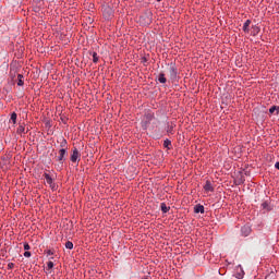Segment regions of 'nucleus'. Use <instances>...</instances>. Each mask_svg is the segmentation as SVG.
I'll list each match as a JSON object with an SVG mask.
<instances>
[{"mask_svg":"<svg viewBox=\"0 0 279 279\" xmlns=\"http://www.w3.org/2000/svg\"><path fill=\"white\" fill-rule=\"evenodd\" d=\"M158 82H160V84H167V77H165V74H159Z\"/></svg>","mask_w":279,"mask_h":279,"instance_id":"1a4fd4ad","label":"nucleus"},{"mask_svg":"<svg viewBox=\"0 0 279 279\" xmlns=\"http://www.w3.org/2000/svg\"><path fill=\"white\" fill-rule=\"evenodd\" d=\"M47 267L48 269H53V262H48Z\"/></svg>","mask_w":279,"mask_h":279,"instance_id":"412c9836","label":"nucleus"},{"mask_svg":"<svg viewBox=\"0 0 279 279\" xmlns=\"http://www.w3.org/2000/svg\"><path fill=\"white\" fill-rule=\"evenodd\" d=\"M275 167H276V169H278V170H279V161H278V162H276Z\"/></svg>","mask_w":279,"mask_h":279,"instance_id":"b1692460","label":"nucleus"},{"mask_svg":"<svg viewBox=\"0 0 279 279\" xmlns=\"http://www.w3.org/2000/svg\"><path fill=\"white\" fill-rule=\"evenodd\" d=\"M24 256H25V258H29V257L32 256V253L28 252V251H26V252L24 253Z\"/></svg>","mask_w":279,"mask_h":279,"instance_id":"4be33fe9","label":"nucleus"},{"mask_svg":"<svg viewBox=\"0 0 279 279\" xmlns=\"http://www.w3.org/2000/svg\"><path fill=\"white\" fill-rule=\"evenodd\" d=\"M93 62H95V63L99 62V58L97 57V52L93 53Z\"/></svg>","mask_w":279,"mask_h":279,"instance_id":"a211bd4d","label":"nucleus"},{"mask_svg":"<svg viewBox=\"0 0 279 279\" xmlns=\"http://www.w3.org/2000/svg\"><path fill=\"white\" fill-rule=\"evenodd\" d=\"M243 276H245V272L243 271V267H241V265H240L236 267V276L235 277L241 279V278H243Z\"/></svg>","mask_w":279,"mask_h":279,"instance_id":"423d86ee","label":"nucleus"},{"mask_svg":"<svg viewBox=\"0 0 279 279\" xmlns=\"http://www.w3.org/2000/svg\"><path fill=\"white\" fill-rule=\"evenodd\" d=\"M163 147H166L167 149H171V141L166 140V141L163 142Z\"/></svg>","mask_w":279,"mask_h":279,"instance_id":"9b49d317","label":"nucleus"},{"mask_svg":"<svg viewBox=\"0 0 279 279\" xmlns=\"http://www.w3.org/2000/svg\"><path fill=\"white\" fill-rule=\"evenodd\" d=\"M65 247H66V250H73V242L68 241V242L65 243Z\"/></svg>","mask_w":279,"mask_h":279,"instance_id":"f3484780","label":"nucleus"},{"mask_svg":"<svg viewBox=\"0 0 279 279\" xmlns=\"http://www.w3.org/2000/svg\"><path fill=\"white\" fill-rule=\"evenodd\" d=\"M143 128H147V123L143 122Z\"/></svg>","mask_w":279,"mask_h":279,"instance_id":"393cba45","label":"nucleus"},{"mask_svg":"<svg viewBox=\"0 0 279 279\" xmlns=\"http://www.w3.org/2000/svg\"><path fill=\"white\" fill-rule=\"evenodd\" d=\"M104 16H105V19H110L112 16V9H110L109 7L105 8Z\"/></svg>","mask_w":279,"mask_h":279,"instance_id":"39448f33","label":"nucleus"},{"mask_svg":"<svg viewBox=\"0 0 279 279\" xmlns=\"http://www.w3.org/2000/svg\"><path fill=\"white\" fill-rule=\"evenodd\" d=\"M148 119H151V116H148Z\"/></svg>","mask_w":279,"mask_h":279,"instance_id":"bb28decb","label":"nucleus"},{"mask_svg":"<svg viewBox=\"0 0 279 279\" xmlns=\"http://www.w3.org/2000/svg\"><path fill=\"white\" fill-rule=\"evenodd\" d=\"M24 250H25L26 252L31 250V247H29V244H28V243H25V244H24Z\"/></svg>","mask_w":279,"mask_h":279,"instance_id":"5701e85b","label":"nucleus"},{"mask_svg":"<svg viewBox=\"0 0 279 279\" xmlns=\"http://www.w3.org/2000/svg\"><path fill=\"white\" fill-rule=\"evenodd\" d=\"M204 190L206 191V193H213V191H215V189L213 187V183H210V181L206 182V184L204 185Z\"/></svg>","mask_w":279,"mask_h":279,"instance_id":"20e7f679","label":"nucleus"},{"mask_svg":"<svg viewBox=\"0 0 279 279\" xmlns=\"http://www.w3.org/2000/svg\"><path fill=\"white\" fill-rule=\"evenodd\" d=\"M77 160H80V150H77V148H74L71 155V161L77 162Z\"/></svg>","mask_w":279,"mask_h":279,"instance_id":"f257e3e1","label":"nucleus"},{"mask_svg":"<svg viewBox=\"0 0 279 279\" xmlns=\"http://www.w3.org/2000/svg\"><path fill=\"white\" fill-rule=\"evenodd\" d=\"M276 110H277V114H278V112H279V107H276V106L271 107V108L269 109L270 114H274V112H275Z\"/></svg>","mask_w":279,"mask_h":279,"instance_id":"2eb2a0df","label":"nucleus"},{"mask_svg":"<svg viewBox=\"0 0 279 279\" xmlns=\"http://www.w3.org/2000/svg\"><path fill=\"white\" fill-rule=\"evenodd\" d=\"M252 24V21L247 20L244 25H243V32H245V34L250 33V25Z\"/></svg>","mask_w":279,"mask_h":279,"instance_id":"0eeeda50","label":"nucleus"},{"mask_svg":"<svg viewBox=\"0 0 279 279\" xmlns=\"http://www.w3.org/2000/svg\"><path fill=\"white\" fill-rule=\"evenodd\" d=\"M161 210L162 213H169V207L167 206V204L165 203L161 204Z\"/></svg>","mask_w":279,"mask_h":279,"instance_id":"ddd939ff","label":"nucleus"},{"mask_svg":"<svg viewBox=\"0 0 279 279\" xmlns=\"http://www.w3.org/2000/svg\"><path fill=\"white\" fill-rule=\"evenodd\" d=\"M170 74H171V77H175L177 76V72H175L174 68L170 69Z\"/></svg>","mask_w":279,"mask_h":279,"instance_id":"aec40b11","label":"nucleus"},{"mask_svg":"<svg viewBox=\"0 0 279 279\" xmlns=\"http://www.w3.org/2000/svg\"><path fill=\"white\" fill-rule=\"evenodd\" d=\"M23 133H25V126L20 125V126L17 128V134H23Z\"/></svg>","mask_w":279,"mask_h":279,"instance_id":"dca6fc26","label":"nucleus"},{"mask_svg":"<svg viewBox=\"0 0 279 279\" xmlns=\"http://www.w3.org/2000/svg\"><path fill=\"white\" fill-rule=\"evenodd\" d=\"M194 211H195V213H204V206H202V205L196 206V207L194 208Z\"/></svg>","mask_w":279,"mask_h":279,"instance_id":"f8f14e48","label":"nucleus"},{"mask_svg":"<svg viewBox=\"0 0 279 279\" xmlns=\"http://www.w3.org/2000/svg\"><path fill=\"white\" fill-rule=\"evenodd\" d=\"M9 267H14V264H9Z\"/></svg>","mask_w":279,"mask_h":279,"instance_id":"a878e982","label":"nucleus"},{"mask_svg":"<svg viewBox=\"0 0 279 279\" xmlns=\"http://www.w3.org/2000/svg\"><path fill=\"white\" fill-rule=\"evenodd\" d=\"M242 232V236H250V232H252V228H250V226H244L241 229Z\"/></svg>","mask_w":279,"mask_h":279,"instance_id":"7ed1b4c3","label":"nucleus"},{"mask_svg":"<svg viewBox=\"0 0 279 279\" xmlns=\"http://www.w3.org/2000/svg\"><path fill=\"white\" fill-rule=\"evenodd\" d=\"M262 207L265 209V210H271V207H269V203L265 202L262 204Z\"/></svg>","mask_w":279,"mask_h":279,"instance_id":"4468645a","label":"nucleus"},{"mask_svg":"<svg viewBox=\"0 0 279 279\" xmlns=\"http://www.w3.org/2000/svg\"><path fill=\"white\" fill-rule=\"evenodd\" d=\"M66 155V149L65 148H61L59 150V157L58 160H64V156Z\"/></svg>","mask_w":279,"mask_h":279,"instance_id":"6e6552de","label":"nucleus"},{"mask_svg":"<svg viewBox=\"0 0 279 279\" xmlns=\"http://www.w3.org/2000/svg\"><path fill=\"white\" fill-rule=\"evenodd\" d=\"M11 121H12L14 124H16V112H13V113L11 114Z\"/></svg>","mask_w":279,"mask_h":279,"instance_id":"6ab92c4d","label":"nucleus"},{"mask_svg":"<svg viewBox=\"0 0 279 279\" xmlns=\"http://www.w3.org/2000/svg\"><path fill=\"white\" fill-rule=\"evenodd\" d=\"M157 1H160V0H157Z\"/></svg>","mask_w":279,"mask_h":279,"instance_id":"cd10ccee","label":"nucleus"},{"mask_svg":"<svg viewBox=\"0 0 279 279\" xmlns=\"http://www.w3.org/2000/svg\"><path fill=\"white\" fill-rule=\"evenodd\" d=\"M17 80H19L17 86H23L24 82H23V75L22 74L17 75Z\"/></svg>","mask_w":279,"mask_h":279,"instance_id":"9d476101","label":"nucleus"},{"mask_svg":"<svg viewBox=\"0 0 279 279\" xmlns=\"http://www.w3.org/2000/svg\"><path fill=\"white\" fill-rule=\"evenodd\" d=\"M45 182L49 184L50 189H56V184H53V179L49 174H45Z\"/></svg>","mask_w":279,"mask_h":279,"instance_id":"f03ea898","label":"nucleus"}]
</instances>
